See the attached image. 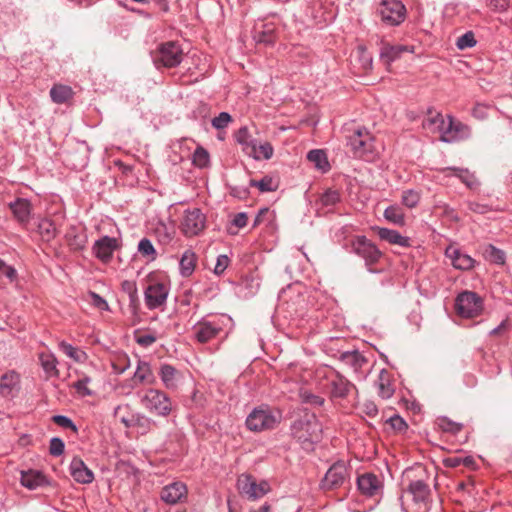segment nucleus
I'll return each instance as SVG.
<instances>
[{
	"instance_id": "obj_1",
	"label": "nucleus",
	"mask_w": 512,
	"mask_h": 512,
	"mask_svg": "<svg viewBox=\"0 0 512 512\" xmlns=\"http://www.w3.org/2000/svg\"><path fill=\"white\" fill-rule=\"evenodd\" d=\"M424 127L440 133V139L446 143H454L469 139L471 128L451 115L444 117L441 113L424 121Z\"/></svg>"
},
{
	"instance_id": "obj_2",
	"label": "nucleus",
	"mask_w": 512,
	"mask_h": 512,
	"mask_svg": "<svg viewBox=\"0 0 512 512\" xmlns=\"http://www.w3.org/2000/svg\"><path fill=\"white\" fill-rule=\"evenodd\" d=\"M347 146L355 158L371 161L375 157L374 140L368 129L356 127L346 136Z\"/></svg>"
},
{
	"instance_id": "obj_3",
	"label": "nucleus",
	"mask_w": 512,
	"mask_h": 512,
	"mask_svg": "<svg viewBox=\"0 0 512 512\" xmlns=\"http://www.w3.org/2000/svg\"><path fill=\"white\" fill-rule=\"evenodd\" d=\"M292 435L306 448L317 442L321 438V425L316 416L312 413H305L299 419L295 420L291 426Z\"/></svg>"
},
{
	"instance_id": "obj_4",
	"label": "nucleus",
	"mask_w": 512,
	"mask_h": 512,
	"mask_svg": "<svg viewBox=\"0 0 512 512\" xmlns=\"http://www.w3.org/2000/svg\"><path fill=\"white\" fill-rule=\"evenodd\" d=\"M142 406L152 415L167 417L173 410L170 397L161 390L150 388L141 398Z\"/></svg>"
},
{
	"instance_id": "obj_5",
	"label": "nucleus",
	"mask_w": 512,
	"mask_h": 512,
	"mask_svg": "<svg viewBox=\"0 0 512 512\" xmlns=\"http://www.w3.org/2000/svg\"><path fill=\"white\" fill-rule=\"evenodd\" d=\"M183 50L179 43L168 41L161 43L152 53V60L156 67L174 68L183 60Z\"/></svg>"
},
{
	"instance_id": "obj_6",
	"label": "nucleus",
	"mask_w": 512,
	"mask_h": 512,
	"mask_svg": "<svg viewBox=\"0 0 512 512\" xmlns=\"http://www.w3.org/2000/svg\"><path fill=\"white\" fill-rule=\"evenodd\" d=\"M281 415L269 407L255 408L247 417L246 425L251 431L260 432L273 429L280 422Z\"/></svg>"
},
{
	"instance_id": "obj_7",
	"label": "nucleus",
	"mask_w": 512,
	"mask_h": 512,
	"mask_svg": "<svg viewBox=\"0 0 512 512\" xmlns=\"http://www.w3.org/2000/svg\"><path fill=\"white\" fill-rule=\"evenodd\" d=\"M377 14L385 25L398 26L405 20L406 7L401 0H382Z\"/></svg>"
},
{
	"instance_id": "obj_8",
	"label": "nucleus",
	"mask_w": 512,
	"mask_h": 512,
	"mask_svg": "<svg viewBox=\"0 0 512 512\" xmlns=\"http://www.w3.org/2000/svg\"><path fill=\"white\" fill-rule=\"evenodd\" d=\"M483 309V301L475 292L465 291L456 299L457 313L464 318L478 316Z\"/></svg>"
},
{
	"instance_id": "obj_9",
	"label": "nucleus",
	"mask_w": 512,
	"mask_h": 512,
	"mask_svg": "<svg viewBox=\"0 0 512 512\" xmlns=\"http://www.w3.org/2000/svg\"><path fill=\"white\" fill-rule=\"evenodd\" d=\"M223 330L219 321H209L202 319L192 327L194 339L205 344L216 338Z\"/></svg>"
},
{
	"instance_id": "obj_10",
	"label": "nucleus",
	"mask_w": 512,
	"mask_h": 512,
	"mask_svg": "<svg viewBox=\"0 0 512 512\" xmlns=\"http://www.w3.org/2000/svg\"><path fill=\"white\" fill-rule=\"evenodd\" d=\"M238 488L243 495L252 500L263 497L270 490L268 482L261 481L257 483L256 480L249 475H242L238 479Z\"/></svg>"
},
{
	"instance_id": "obj_11",
	"label": "nucleus",
	"mask_w": 512,
	"mask_h": 512,
	"mask_svg": "<svg viewBox=\"0 0 512 512\" xmlns=\"http://www.w3.org/2000/svg\"><path fill=\"white\" fill-rule=\"evenodd\" d=\"M169 288L160 282H154L147 286L144 292L145 304L148 309L153 310L166 303Z\"/></svg>"
},
{
	"instance_id": "obj_12",
	"label": "nucleus",
	"mask_w": 512,
	"mask_h": 512,
	"mask_svg": "<svg viewBox=\"0 0 512 512\" xmlns=\"http://www.w3.org/2000/svg\"><path fill=\"white\" fill-rule=\"evenodd\" d=\"M349 476L348 469L344 462L334 463L326 472L322 480V487L326 490H333L341 487Z\"/></svg>"
},
{
	"instance_id": "obj_13",
	"label": "nucleus",
	"mask_w": 512,
	"mask_h": 512,
	"mask_svg": "<svg viewBox=\"0 0 512 512\" xmlns=\"http://www.w3.org/2000/svg\"><path fill=\"white\" fill-rule=\"evenodd\" d=\"M356 254L365 259L367 265L376 263L381 257L379 249L364 236H358L352 242Z\"/></svg>"
},
{
	"instance_id": "obj_14",
	"label": "nucleus",
	"mask_w": 512,
	"mask_h": 512,
	"mask_svg": "<svg viewBox=\"0 0 512 512\" xmlns=\"http://www.w3.org/2000/svg\"><path fill=\"white\" fill-rule=\"evenodd\" d=\"M187 487L183 482L176 481L164 486L160 492V498L166 504L175 505L187 498Z\"/></svg>"
},
{
	"instance_id": "obj_15",
	"label": "nucleus",
	"mask_w": 512,
	"mask_h": 512,
	"mask_svg": "<svg viewBox=\"0 0 512 512\" xmlns=\"http://www.w3.org/2000/svg\"><path fill=\"white\" fill-rule=\"evenodd\" d=\"M358 489L363 495L373 497L378 495L383 487L380 478L372 473H365L357 479Z\"/></svg>"
},
{
	"instance_id": "obj_16",
	"label": "nucleus",
	"mask_w": 512,
	"mask_h": 512,
	"mask_svg": "<svg viewBox=\"0 0 512 512\" xmlns=\"http://www.w3.org/2000/svg\"><path fill=\"white\" fill-rule=\"evenodd\" d=\"M330 395L332 398H345L354 385L339 373H335L329 380Z\"/></svg>"
},
{
	"instance_id": "obj_17",
	"label": "nucleus",
	"mask_w": 512,
	"mask_h": 512,
	"mask_svg": "<svg viewBox=\"0 0 512 512\" xmlns=\"http://www.w3.org/2000/svg\"><path fill=\"white\" fill-rule=\"evenodd\" d=\"M70 473L73 479L81 484H89L94 479L93 472L85 465L83 460L74 457L70 463Z\"/></svg>"
},
{
	"instance_id": "obj_18",
	"label": "nucleus",
	"mask_w": 512,
	"mask_h": 512,
	"mask_svg": "<svg viewBox=\"0 0 512 512\" xmlns=\"http://www.w3.org/2000/svg\"><path fill=\"white\" fill-rule=\"evenodd\" d=\"M117 246V240L115 238L105 236L100 240L96 241L94 245V251L97 258H99L103 262H108L111 259L113 252L116 250Z\"/></svg>"
},
{
	"instance_id": "obj_19",
	"label": "nucleus",
	"mask_w": 512,
	"mask_h": 512,
	"mask_svg": "<svg viewBox=\"0 0 512 512\" xmlns=\"http://www.w3.org/2000/svg\"><path fill=\"white\" fill-rule=\"evenodd\" d=\"M159 376L165 388L175 390L181 380V373L170 364H162L159 369Z\"/></svg>"
},
{
	"instance_id": "obj_20",
	"label": "nucleus",
	"mask_w": 512,
	"mask_h": 512,
	"mask_svg": "<svg viewBox=\"0 0 512 512\" xmlns=\"http://www.w3.org/2000/svg\"><path fill=\"white\" fill-rule=\"evenodd\" d=\"M445 254L451 259V263L456 269L469 270L474 267L475 260L472 257L461 253L459 250L452 246L446 249Z\"/></svg>"
},
{
	"instance_id": "obj_21",
	"label": "nucleus",
	"mask_w": 512,
	"mask_h": 512,
	"mask_svg": "<svg viewBox=\"0 0 512 512\" xmlns=\"http://www.w3.org/2000/svg\"><path fill=\"white\" fill-rule=\"evenodd\" d=\"M9 207L19 222H28L32 213V205L25 198H17L9 203Z\"/></svg>"
},
{
	"instance_id": "obj_22",
	"label": "nucleus",
	"mask_w": 512,
	"mask_h": 512,
	"mask_svg": "<svg viewBox=\"0 0 512 512\" xmlns=\"http://www.w3.org/2000/svg\"><path fill=\"white\" fill-rule=\"evenodd\" d=\"M408 492L413 496V499L418 504H423L426 507L430 496V488L423 480L411 481L408 486Z\"/></svg>"
},
{
	"instance_id": "obj_23",
	"label": "nucleus",
	"mask_w": 512,
	"mask_h": 512,
	"mask_svg": "<svg viewBox=\"0 0 512 512\" xmlns=\"http://www.w3.org/2000/svg\"><path fill=\"white\" fill-rule=\"evenodd\" d=\"M132 382L133 387L141 384L155 383V377L149 363L145 361H138L137 369L133 375Z\"/></svg>"
},
{
	"instance_id": "obj_24",
	"label": "nucleus",
	"mask_w": 512,
	"mask_h": 512,
	"mask_svg": "<svg viewBox=\"0 0 512 512\" xmlns=\"http://www.w3.org/2000/svg\"><path fill=\"white\" fill-rule=\"evenodd\" d=\"M377 228V233L382 240L387 241L390 244L399 245L401 247L410 246V239L401 235L398 231L380 226H377Z\"/></svg>"
},
{
	"instance_id": "obj_25",
	"label": "nucleus",
	"mask_w": 512,
	"mask_h": 512,
	"mask_svg": "<svg viewBox=\"0 0 512 512\" xmlns=\"http://www.w3.org/2000/svg\"><path fill=\"white\" fill-rule=\"evenodd\" d=\"M20 482L24 487L34 490L43 486L46 483V478L44 474L38 470H28L21 472Z\"/></svg>"
},
{
	"instance_id": "obj_26",
	"label": "nucleus",
	"mask_w": 512,
	"mask_h": 512,
	"mask_svg": "<svg viewBox=\"0 0 512 512\" xmlns=\"http://www.w3.org/2000/svg\"><path fill=\"white\" fill-rule=\"evenodd\" d=\"M20 376L15 371H8L0 379V396L8 397L18 388Z\"/></svg>"
},
{
	"instance_id": "obj_27",
	"label": "nucleus",
	"mask_w": 512,
	"mask_h": 512,
	"mask_svg": "<svg viewBox=\"0 0 512 512\" xmlns=\"http://www.w3.org/2000/svg\"><path fill=\"white\" fill-rule=\"evenodd\" d=\"M405 51H407V46L383 44L380 49V60L389 66Z\"/></svg>"
},
{
	"instance_id": "obj_28",
	"label": "nucleus",
	"mask_w": 512,
	"mask_h": 512,
	"mask_svg": "<svg viewBox=\"0 0 512 512\" xmlns=\"http://www.w3.org/2000/svg\"><path fill=\"white\" fill-rule=\"evenodd\" d=\"M39 361L47 377H58V361L54 354L50 352H42L39 354Z\"/></svg>"
},
{
	"instance_id": "obj_29",
	"label": "nucleus",
	"mask_w": 512,
	"mask_h": 512,
	"mask_svg": "<svg viewBox=\"0 0 512 512\" xmlns=\"http://www.w3.org/2000/svg\"><path fill=\"white\" fill-rule=\"evenodd\" d=\"M443 172L446 173V175H455L469 188H475L478 186L477 179L467 169L447 167Z\"/></svg>"
},
{
	"instance_id": "obj_30",
	"label": "nucleus",
	"mask_w": 512,
	"mask_h": 512,
	"mask_svg": "<svg viewBox=\"0 0 512 512\" xmlns=\"http://www.w3.org/2000/svg\"><path fill=\"white\" fill-rule=\"evenodd\" d=\"M196 259V254L191 250H187L183 253L180 259V273L182 276L188 277L194 272Z\"/></svg>"
},
{
	"instance_id": "obj_31",
	"label": "nucleus",
	"mask_w": 512,
	"mask_h": 512,
	"mask_svg": "<svg viewBox=\"0 0 512 512\" xmlns=\"http://www.w3.org/2000/svg\"><path fill=\"white\" fill-rule=\"evenodd\" d=\"M59 348L64 354L73 359L75 362L84 363L88 358L87 354L83 350L74 347L65 341H61L59 343Z\"/></svg>"
},
{
	"instance_id": "obj_32",
	"label": "nucleus",
	"mask_w": 512,
	"mask_h": 512,
	"mask_svg": "<svg viewBox=\"0 0 512 512\" xmlns=\"http://www.w3.org/2000/svg\"><path fill=\"white\" fill-rule=\"evenodd\" d=\"M72 89L66 85H54L50 90V97L54 103L62 104L72 97Z\"/></svg>"
},
{
	"instance_id": "obj_33",
	"label": "nucleus",
	"mask_w": 512,
	"mask_h": 512,
	"mask_svg": "<svg viewBox=\"0 0 512 512\" xmlns=\"http://www.w3.org/2000/svg\"><path fill=\"white\" fill-rule=\"evenodd\" d=\"M236 141L244 146V150L250 149L251 153H255L257 151V141L254 139L247 127H241L236 133Z\"/></svg>"
},
{
	"instance_id": "obj_34",
	"label": "nucleus",
	"mask_w": 512,
	"mask_h": 512,
	"mask_svg": "<svg viewBox=\"0 0 512 512\" xmlns=\"http://www.w3.org/2000/svg\"><path fill=\"white\" fill-rule=\"evenodd\" d=\"M307 159L315 164V166L326 172L330 169V164L327 160V156L323 150L315 149L311 150L307 154Z\"/></svg>"
},
{
	"instance_id": "obj_35",
	"label": "nucleus",
	"mask_w": 512,
	"mask_h": 512,
	"mask_svg": "<svg viewBox=\"0 0 512 512\" xmlns=\"http://www.w3.org/2000/svg\"><path fill=\"white\" fill-rule=\"evenodd\" d=\"M121 289L129 297V304L133 310H136L139 305L138 289L136 283L131 280H124L121 283Z\"/></svg>"
},
{
	"instance_id": "obj_36",
	"label": "nucleus",
	"mask_w": 512,
	"mask_h": 512,
	"mask_svg": "<svg viewBox=\"0 0 512 512\" xmlns=\"http://www.w3.org/2000/svg\"><path fill=\"white\" fill-rule=\"evenodd\" d=\"M128 409V405H119L114 409V417L123 423L127 428L134 426L136 421L140 420L139 416L127 415Z\"/></svg>"
},
{
	"instance_id": "obj_37",
	"label": "nucleus",
	"mask_w": 512,
	"mask_h": 512,
	"mask_svg": "<svg viewBox=\"0 0 512 512\" xmlns=\"http://www.w3.org/2000/svg\"><path fill=\"white\" fill-rule=\"evenodd\" d=\"M378 394L383 399H389L394 394V388L391 384L388 374L382 371L378 380Z\"/></svg>"
},
{
	"instance_id": "obj_38",
	"label": "nucleus",
	"mask_w": 512,
	"mask_h": 512,
	"mask_svg": "<svg viewBox=\"0 0 512 512\" xmlns=\"http://www.w3.org/2000/svg\"><path fill=\"white\" fill-rule=\"evenodd\" d=\"M249 185L257 187L261 192H273L278 188V183L270 176H264L260 180L251 179Z\"/></svg>"
},
{
	"instance_id": "obj_39",
	"label": "nucleus",
	"mask_w": 512,
	"mask_h": 512,
	"mask_svg": "<svg viewBox=\"0 0 512 512\" xmlns=\"http://www.w3.org/2000/svg\"><path fill=\"white\" fill-rule=\"evenodd\" d=\"M342 361L351 365L355 370L362 367L366 362L365 358L358 351H348L341 355Z\"/></svg>"
},
{
	"instance_id": "obj_40",
	"label": "nucleus",
	"mask_w": 512,
	"mask_h": 512,
	"mask_svg": "<svg viewBox=\"0 0 512 512\" xmlns=\"http://www.w3.org/2000/svg\"><path fill=\"white\" fill-rule=\"evenodd\" d=\"M340 201V193L338 190L327 189L325 190L319 199V203L322 207H332Z\"/></svg>"
},
{
	"instance_id": "obj_41",
	"label": "nucleus",
	"mask_w": 512,
	"mask_h": 512,
	"mask_svg": "<svg viewBox=\"0 0 512 512\" xmlns=\"http://www.w3.org/2000/svg\"><path fill=\"white\" fill-rule=\"evenodd\" d=\"M483 255L487 260L496 264H503L505 261L504 253L491 244L484 247Z\"/></svg>"
},
{
	"instance_id": "obj_42",
	"label": "nucleus",
	"mask_w": 512,
	"mask_h": 512,
	"mask_svg": "<svg viewBox=\"0 0 512 512\" xmlns=\"http://www.w3.org/2000/svg\"><path fill=\"white\" fill-rule=\"evenodd\" d=\"M138 252L148 259V261H154L156 259L157 253L156 250L151 243V241L147 238H143L138 244Z\"/></svg>"
},
{
	"instance_id": "obj_43",
	"label": "nucleus",
	"mask_w": 512,
	"mask_h": 512,
	"mask_svg": "<svg viewBox=\"0 0 512 512\" xmlns=\"http://www.w3.org/2000/svg\"><path fill=\"white\" fill-rule=\"evenodd\" d=\"M275 221V211L265 207L259 210L253 224H274Z\"/></svg>"
},
{
	"instance_id": "obj_44",
	"label": "nucleus",
	"mask_w": 512,
	"mask_h": 512,
	"mask_svg": "<svg viewBox=\"0 0 512 512\" xmlns=\"http://www.w3.org/2000/svg\"><path fill=\"white\" fill-rule=\"evenodd\" d=\"M205 216L198 208L187 210L181 224H204Z\"/></svg>"
},
{
	"instance_id": "obj_45",
	"label": "nucleus",
	"mask_w": 512,
	"mask_h": 512,
	"mask_svg": "<svg viewBox=\"0 0 512 512\" xmlns=\"http://www.w3.org/2000/svg\"><path fill=\"white\" fill-rule=\"evenodd\" d=\"M210 161L209 153L203 147H197L193 153V164L199 168H205Z\"/></svg>"
},
{
	"instance_id": "obj_46",
	"label": "nucleus",
	"mask_w": 512,
	"mask_h": 512,
	"mask_svg": "<svg viewBox=\"0 0 512 512\" xmlns=\"http://www.w3.org/2000/svg\"><path fill=\"white\" fill-rule=\"evenodd\" d=\"M476 43L477 41L475 39L474 33L472 31H468L457 38L456 47L459 50H465L474 47Z\"/></svg>"
},
{
	"instance_id": "obj_47",
	"label": "nucleus",
	"mask_w": 512,
	"mask_h": 512,
	"mask_svg": "<svg viewBox=\"0 0 512 512\" xmlns=\"http://www.w3.org/2000/svg\"><path fill=\"white\" fill-rule=\"evenodd\" d=\"M384 216L387 221L393 222L394 224L403 223V212L398 206H390L386 208Z\"/></svg>"
},
{
	"instance_id": "obj_48",
	"label": "nucleus",
	"mask_w": 512,
	"mask_h": 512,
	"mask_svg": "<svg viewBox=\"0 0 512 512\" xmlns=\"http://www.w3.org/2000/svg\"><path fill=\"white\" fill-rule=\"evenodd\" d=\"M420 200V195L416 190H406L402 193V203L408 208L415 207Z\"/></svg>"
},
{
	"instance_id": "obj_49",
	"label": "nucleus",
	"mask_w": 512,
	"mask_h": 512,
	"mask_svg": "<svg viewBox=\"0 0 512 512\" xmlns=\"http://www.w3.org/2000/svg\"><path fill=\"white\" fill-rule=\"evenodd\" d=\"M273 147L269 142H265L257 145V151L255 153L249 152V154L253 155L255 159H259L263 157L264 159H270L273 156Z\"/></svg>"
},
{
	"instance_id": "obj_50",
	"label": "nucleus",
	"mask_w": 512,
	"mask_h": 512,
	"mask_svg": "<svg viewBox=\"0 0 512 512\" xmlns=\"http://www.w3.org/2000/svg\"><path fill=\"white\" fill-rule=\"evenodd\" d=\"M387 423L390 425V427L395 431V432H398V433H403L407 430L408 428V425L407 423L404 421V419L402 417H400L399 415H394L392 417H390L388 420H387Z\"/></svg>"
},
{
	"instance_id": "obj_51",
	"label": "nucleus",
	"mask_w": 512,
	"mask_h": 512,
	"mask_svg": "<svg viewBox=\"0 0 512 512\" xmlns=\"http://www.w3.org/2000/svg\"><path fill=\"white\" fill-rule=\"evenodd\" d=\"M231 116L227 112H221L218 116L214 117L212 119V126L215 129H223L228 126L229 122L231 121Z\"/></svg>"
},
{
	"instance_id": "obj_52",
	"label": "nucleus",
	"mask_w": 512,
	"mask_h": 512,
	"mask_svg": "<svg viewBox=\"0 0 512 512\" xmlns=\"http://www.w3.org/2000/svg\"><path fill=\"white\" fill-rule=\"evenodd\" d=\"M65 444L62 439L54 437L50 440L49 452L52 456H60L63 454Z\"/></svg>"
},
{
	"instance_id": "obj_53",
	"label": "nucleus",
	"mask_w": 512,
	"mask_h": 512,
	"mask_svg": "<svg viewBox=\"0 0 512 512\" xmlns=\"http://www.w3.org/2000/svg\"><path fill=\"white\" fill-rule=\"evenodd\" d=\"M53 422L55 424H57L58 426L62 427V428H66V429H71L73 430L74 432L77 431V428L75 426V424L73 423V421L68 418L67 416H64V415H55L53 416L52 418Z\"/></svg>"
},
{
	"instance_id": "obj_54",
	"label": "nucleus",
	"mask_w": 512,
	"mask_h": 512,
	"mask_svg": "<svg viewBox=\"0 0 512 512\" xmlns=\"http://www.w3.org/2000/svg\"><path fill=\"white\" fill-rule=\"evenodd\" d=\"M254 39L259 43H264V44L269 45V44L274 43L275 37H274L273 31L271 29H269V30L256 32Z\"/></svg>"
},
{
	"instance_id": "obj_55",
	"label": "nucleus",
	"mask_w": 512,
	"mask_h": 512,
	"mask_svg": "<svg viewBox=\"0 0 512 512\" xmlns=\"http://www.w3.org/2000/svg\"><path fill=\"white\" fill-rule=\"evenodd\" d=\"M487 5L496 12L506 11L511 4V0H486Z\"/></svg>"
},
{
	"instance_id": "obj_56",
	"label": "nucleus",
	"mask_w": 512,
	"mask_h": 512,
	"mask_svg": "<svg viewBox=\"0 0 512 512\" xmlns=\"http://www.w3.org/2000/svg\"><path fill=\"white\" fill-rule=\"evenodd\" d=\"M89 295H90L91 303L93 306H95L96 308H98L100 310H105V311L109 310V305H108L107 301L105 299H103L100 295H98L95 292H90Z\"/></svg>"
},
{
	"instance_id": "obj_57",
	"label": "nucleus",
	"mask_w": 512,
	"mask_h": 512,
	"mask_svg": "<svg viewBox=\"0 0 512 512\" xmlns=\"http://www.w3.org/2000/svg\"><path fill=\"white\" fill-rule=\"evenodd\" d=\"M229 262L230 260L227 255H219L217 257L216 265L214 267V273L216 275H221L228 267Z\"/></svg>"
},
{
	"instance_id": "obj_58",
	"label": "nucleus",
	"mask_w": 512,
	"mask_h": 512,
	"mask_svg": "<svg viewBox=\"0 0 512 512\" xmlns=\"http://www.w3.org/2000/svg\"><path fill=\"white\" fill-rule=\"evenodd\" d=\"M472 115L478 120H484L488 116V106L484 104H476L472 110Z\"/></svg>"
},
{
	"instance_id": "obj_59",
	"label": "nucleus",
	"mask_w": 512,
	"mask_h": 512,
	"mask_svg": "<svg viewBox=\"0 0 512 512\" xmlns=\"http://www.w3.org/2000/svg\"><path fill=\"white\" fill-rule=\"evenodd\" d=\"M440 427L444 431L451 432V433H454V434L458 433L462 429V426L460 424L451 422V421L446 420V419H442L440 421Z\"/></svg>"
},
{
	"instance_id": "obj_60",
	"label": "nucleus",
	"mask_w": 512,
	"mask_h": 512,
	"mask_svg": "<svg viewBox=\"0 0 512 512\" xmlns=\"http://www.w3.org/2000/svg\"><path fill=\"white\" fill-rule=\"evenodd\" d=\"M302 398H303L304 402L312 404V405H316V406H322L324 403V398H322L321 396L312 394V393L305 392L302 394Z\"/></svg>"
},
{
	"instance_id": "obj_61",
	"label": "nucleus",
	"mask_w": 512,
	"mask_h": 512,
	"mask_svg": "<svg viewBox=\"0 0 512 512\" xmlns=\"http://www.w3.org/2000/svg\"><path fill=\"white\" fill-rule=\"evenodd\" d=\"M0 272H2L11 282L17 278V271L13 267L6 265L1 259Z\"/></svg>"
},
{
	"instance_id": "obj_62",
	"label": "nucleus",
	"mask_w": 512,
	"mask_h": 512,
	"mask_svg": "<svg viewBox=\"0 0 512 512\" xmlns=\"http://www.w3.org/2000/svg\"><path fill=\"white\" fill-rule=\"evenodd\" d=\"M511 328L508 319L503 320L496 328L492 329L490 334L492 336H502L506 332H508Z\"/></svg>"
},
{
	"instance_id": "obj_63",
	"label": "nucleus",
	"mask_w": 512,
	"mask_h": 512,
	"mask_svg": "<svg viewBox=\"0 0 512 512\" xmlns=\"http://www.w3.org/2000/svg\"><path fill=\"white\" fill-rule=\"evenodd\" d=\"M362 411L364 414L371 418L376 417L378 414V408L376 404L372 401L365 402L362 406Z\"/></svg>"
},
{
	"instance_id": "obj_64",
	"label": "nucleus",
	"mask_w": 512,
	"mask_h": 512,
	"mask_svg": "<svg viewBox=\"0 0 512 512\" xmlns=\"http://www.w3.org/2000/svg\"><path fill=\"white\" fill-rule=\"evenodd\" d=\"M443 464L449 468H457L462 466V457L460 456H450L443 460Z\"/></svg>"
}]
</instances>
